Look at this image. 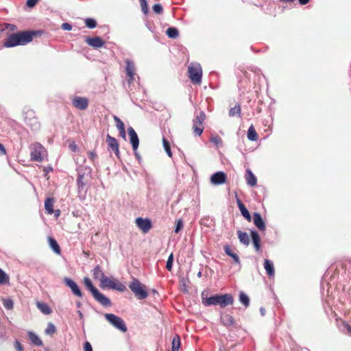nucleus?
I'll return each instance as SVG.
<instances>
[{"instance_id": "obj_1", "label": "nucleus", "mask_w": 351, "mask_h": 351, "mask_svg": "<svg viewBox=\"0 0 351 351\" xmlns=\"http://www.w3.org/2000/svg\"><path fill=\"white\" fill-rule=\"evenodd\" d=\"M91 168L88 166H80L77 169V186L78 197L84 200L86 197L91 181Z\"/></svg>"}, {"instance_id": "obj_2", "label": "nucleus", "mask_w": 351, "mask_h": 351, "mask_svg": "<svg viewBox=\"0 0 351 351\" xmlns=\"http://www.w3.org/2000/svg\"><path fill=\"white\" fill-rule=\"evenodd\" d=\"M35 32H19L12 34L6 38L3 43L5 47H14L18 45H25L30 43Z\"/></svg>"}, {"instance_id": "obj_3", "label": "nucleus", "mask_w": 351, "mask_h": 351, "mask_svg": "<svg viewBox=\"0 0 351 351\" xmlns=\"http://www.w3.org/2000/svg\"><path fill=\"white\" fill-rule=\"evenodd\" d=\"M84 284L86 289L91 293L94 299L101 305L105 307L112 306L110 300L99 292V291L93 285L90 279L88 277L84 278Z\"/></svg>"}, {"instance_id": "obj_4", "label": "nucleus", "mask_w": 351, "mask_h": 351, "mask_svg": "<svg viewBox=\"0 0 351 351\" xmlns=\"http://www.w3.org/2000/svg\"><path fill=\"white\" fill-rule=\"evenodd\" d=\"M129 288L138 300L145 299L148 296L145 286L136 278L132 279Z\"/></svg>"}, {"instance_id": "obj_5", "label": "nucleus", "mask_w": 351, "mask_h": 351, "mask_svg": "<svg viewBox=\"0 0 351 351\" xmlns=\"http://www.w3.org/2000/svg\"><path fill=\"white\" fill-rule=\"evenodd\" d=\"M100 287L102 289L108 288L120 292H123L126 289L125 286L123 283L113 277L108 278L105 276L100 282Z\"/></svg>"}, {"instance_id": "obj_6", "label": "nucleus", "mask_w": 351, "mask_h": 351, "mask_svg": "<svg viewBox=\"0 0 351 351\" xmlns=\"http://www.w3.org/2000/svg\"><path fill=\"white\" fill-rule=\"evenodd\" d=\"M189 77L193 84H200L202 82V70L201 65L192 62L188 67Z\"/></svg>"}, {"instance_id": "obj_7", "label": "nucleus", "mask_w": 351, "mask_h": 351, "mask_svg": "<svg viewBox=\"0 0 351 351\" xmlns=\"http://www.w3.org/2000/svg\"><path fill=\"white\" fill-rule=\"evenodd\" d=\"M30 149L32 160L37 162H41L43 160L46 149L40 143H34L32 144Z\"/></svg>"}, {"instance_id": "obj_8", "label": "nucleus", "mask_w": 351, "mask_h": 351, "mask_svg": "<svg viewBox=\"0 0 351 351\" xmlns=\"http://www.w3.org/2000/svg\"><path fill=\"white\" fill-rule=\"evenodd\" d=\"M104 317L106 319L117 329L123 332L127 331L128 328L125 324V322L120 317L112 313H106L104 315Z\"/></svg>"}, {"instance_id": "obj_9", "label": "nucleus", "mask_w": 351, "mask_h": 351, "mask_svg": "<svg viewBox=\"0 0 351 351\" xmlns=\"http://www.w3.org/2000/svg\"><path fill=\"white\" fill-rule=\"evenodd\" d=\"M205 114L203 111L197 112L193 120V130L196 136H201L204 131L203 123L205 120Z\"/></svg>"}, {"instance_id": "obj_10", "label": "nucleus", "mask_w": 351, "mask_h": 351, "mask_svg": "<svg viewBox=\"0 0 351 351\" xmlns=\"http://www.w3.org/2000/svg\"><path fill=\"white\" fill-rule=\"evenodd\" d=\"M24 119L25 123L29 125L33 130H37L40 127V124L37 118L35 117V112L32 110H28L25 112Z\"/></svg>"}, {"instance_id": "obj_11", "label": "nucleus", "mask_w": 351, "mask_h": 351, "mask_svg": "<svg viewBox=\"0 0 351 351\" xmlns=\"http://www.w3.org/2000/svg\"><path fill=\"white\" fill-rule=\"evenodd\" d=\"M136 224L143 233L148 232L152 227V221L148 218L138 217L136 219Z\"/></svg>"}, {"instance_id": "obj_12", "label": "nucleus", "mask_w": 351, "mask_h": 351, "mask_svg": "<svg viewBox=\"0 0 351 351\" xmlns=\"http://www.w3.org/2000/svg\"><path fill=\"white\" fill-rule=\"evenodd\" d=\"M106 143L108 144V149L109 152H113L116 156L119 157V144L117 139L110 135L108 134L106 136Z\"/></svg>"}, {"instance_id": "obj_13", "label": "nucleus", "mask_w": 351, "mask_h": 351, "mask_svg": "<svg viewBox=\"0 0 351 351\" xmlns=\"http://www.w3.org/2000/svg\"><path fill=\"white\" fill-rule=\"evenodd\" d=\"M64 282L68 287L71 289L73 295L79 298H82L83 296L79 286L74 280L69 278H65L64 279Z\"/></svg>"}, {"instance_id": "obj_14", "label": "nucleus", "mask_w": 351, "mask_h": 351, "mask_svg": "<svg viewBox=\"0 0 351 351\" xmlns=\"http://www.w3.org/2000/svg\"><path fill=\"white\" fill-rule=\"evenodd\" d=\"M125 62L126 64L125 71L128 77V82L130 84L134 80V75L136 71L135 65L134 62L129 59H126L125 60Z\"/></svg>"}, {"instance_id": "obj_15", "label": "nucleus", "mask_w": 351, "mask_h": 351, "mask_svg": "<svg viewBox=\"0 0 351 351\" xmlns=\"http://www.w3.org/2000/svg\"><path fill=\"white\" fill-rule=\"evenodd\" d=\"M130 142L134 151H136L139 145V139L138 135L132 127L128 128Z\"/></svg>"}, {"instance_id": "obj_16", "label": "nucleus", "mask_w": 351, "mask_h": 351, "mask_svg": "<svg viewBox=\"0 0 351 351\" xmlns=\"http://www.w3.org/2000/svg\"><path fill=\"white\" fill-rule=\"evenodd\" d=\"M85 42L89 46H90L93 48H95V49L101 48L105 44L104 41H103L102 39L99 36H95V37L88 36L86 38Z\"/></svg>"}, {"instance_id": "obj_17", "label": "nucleus", "mask_w": 351, "mask_h": 351, "mask_svg": "<svg viewBox=\"0 0 351 351\" xmlns=\"http://www.w3.org/2000/svg\"><path fill=\"white\" fill-rule=\"evenodd\" d=\"M226 181V175L223 171H217L210 177V182L213 184L219 185L225 183Z\"/></svg>"}, {"instance_id": "obj_18", "label": "nucleus", "mask_w": 351, "mask_h": 351, "mask_svg": "<svg viewBox=\"0 0 351 351\" xmlns=\"http://www.w3.org/2000/svg\"><path fill=\"white\" fill-rule=\"evenodd\" d=\"M233 302V296L230 293H226L223 295H219L218 305H219L222 308L232 304Z\"/></svg>"}, {"instance_id": "obj_19", "label": "nucleus", "mask_w": 351, "mask_h": 351, "mask_svg": "<svg viewBox=\"0 0 351 351\" xmlns=\"http://www.w3.org/2000/svg\"><path fill=\"white\" fill-rule=\"evenodd\" d=\"M72 104L77 109L85 110L88 107V101L86 97H75L72 100Z\"/></svg>"}, {"instance_id": "obj_20", "label": "nucleus", "mask_w": 351, "mask_h": 351, "mask_svg": "<svg viewBox=\"0 0 351 351\" xmlns=\"http://www.w3.org/2000/svg\"><path fill=\"white\" fill-rule=\"evenodd\" d=\"M254 223L260 230H265V223L258 213H254L253 215Z\"/></svg>"}, {"instance_id": "obj_21", "label": "nucleus", "mask_w": 351, "mask_h": 351, "mask_svg": "<svg viewBox=\"0 0 351 351\" xmlns=\"http://www.w3.org/2000/svg\"><path fill=\"white\" fill-rule=\"evenodd\" d=\"M219 295H215L210 297L206 298L205 299H202V304L205 306H210L212 305H218L219 302Z\"/></svg>"}, {"instance_id": "obj_22", "label": "nucleus", "mask_w": 351, "mask_h": 351, "mask_svg": "<svg viewBox=\"0 0 351 351\" xmlns=\"http://www.w3.org/2000/svg\"><path fill=\"white\" fill-rule=\"evenodd\" d=\"M245 179L247 184L250 186H254L256 185L257 179L254 174L252 172L250 169L246 170Z\"/></svg>"}, {"instance_id": "obj_23", "label": "nucleus", "mask_w": 351, "mask_h": 351, "mask_svg": "<svg viewBox=\"0 0 351 351\" xmlns=\"http://www.w3.org/2000/svg\"><path fill=\"white\" fill-rule=\"evenodd\" d=\"M251 237L256 251L259 252L261 250V238L258 233L255 230H252L251 232Z\"/></svg>"}, {"instance_id": "obj_24", "label": "nucleus", "mask_w": 351, "mask_h": 351, "mask_svg": "<svg viewBox=\"0 0 351 351\" xmlns=\"http://www.w3.org/2000/svg\"><path fill=\"white\" fill-rule=\"evenodd\" d=\"M264 268L269 277H274L275 274L274 266L273 262L269 259H265L264 262Z\"/></svg>"}, {"instance_id": "obj_25", "label": "nucleus", "mask_w": 351, "mask_h": 351, "mask_svg": "<svg viewBox=\"0 0 351 351\" xmlns=\"http://www.w3.org/2000/svg\"><path fill=\"white\" fill-rule=\"evenodd\" d=\"M92 274L93 278L95 280H98L99 282H101L106 276L99 265H97L96 267H95V268L92 271Z\"/></svg>"}, {"instance_id": "obj_26", "label": "nucleus", "mask_w": 351, "mask_h": 351, "mask_svg": "<svg viewBox=\"0 0 351 351\" xmlns=\"http://www.w3.org/2000/svg\"><path fill=\"white\" fill-rule=\"evenodd\" d=\"M221 322L226 326H232L235 324L234 317L228 314L221 317Z\"/></svg>"}, {"instance_id": "obj_27", "label": "nucleus", "mask_w": 351, "mask_h": 351, "mask_svg": "<svg viewBox=\"0 0 351 351\" xmlns=\"http://www.w3.org/2000/svg\"><path fill=\"white\" fill-rule=\"evenodd\" d=\"M37 308L44 314V315H49L51 313L52 311L49 306L45 302H36V303Z\"/></svg>"}, {"instance_id": "obj_28", "label": "nucleus", "mask_w": 351, "mask_h": 351, "mask_svg": "<svg viewBox=\"0 0 351 351\" xmlns=\"http://www.w3.org/2000/svg\"><path fill=\"white\" fill-rule=\"evenodd\" d=\"M27 335L29 340L34 345L37 346H43V341L34 332L29 331L28 332Z\"/></svg>"}, {"instance_id": "obj_29", "label": "nucleus", "mask_w": 351, "mask_h": 351, "mask_svg": "<svg viewBox=\"0 0 351 351\" xmlns=\"http://www.w3.org/2000/svg\"><path fill=\"white\" fill-rule=\"evenodd\" d=\"M237 235L241 243H243L245 245H249L250 239L248 234L246 232H243L241 230H238Z\"/></svg>"}, {"instance_id": "obj_30", "label": "nucleus", "mask_w": 351, "mask_h": 351, "mask_svg": "<svg viewBox=\"0 0 351 351\" xmlns=\"http://www.w3.org/2000/svg\"><path fill=\"white\" fill-rule=\"evenodd\" d=\"M53 198L48 197L45 201V208L48 214L51 215L53 213Z\"/></svg>"}, {"instance_id": "obj_31", "label": "nucleus", "mask_w": 351, "mask_h": 351, "mask_svg": "<svg viewBox=\"0 0 351 351\" xmlns=\"http://www.w3.org/2000/svg\"><path fill=\"white\" fill-rule=\"evenodd\" d=\"M247 136V138L251 141H257L258 134L256 132L254 127L252 125L249 127Z\"/></svg>"}, {"instance_id": "obj_32", "label": "nucleus", "mask_w": 351, "mask_h": 351, "mask_svg": "<svg viewBox=\"0 0 351 351\" xmlns=\"http://www.w3.org/2000/svg\"><path fill=\"white\" fill-rule=\"evenodd\" d=\"M180 344V337L176 335L172 340L171 351H179Z\"/></svg>"}, {"instance_id": "obj_33", "label": "nucleus", "mask_w": 351, "mask_h": 351, "mask_svg": "<svg viewBox=\"0 0 351 351\" xmlns=\"http://www.w3.org/2000/svg\"><path fill=\"white\" fill-rule=\"evenodd\" d=\"M239 302L244 305L245 308L250 305V298L243 291L239 293Z\"/></svg>"}, {"instance_id": "obj_34", "label": "nucleus", "mask_w": 351, "mask_h": 351, "mask_svg": "<svg viewBox=\"0 0 351 351\" xmlns=\"http://www.w3.org/2000/svg\"><path fill=\"white\" fill-rule=\"evenodd\" d=\"M49 245L51 248L53 250V252L58 254H60V247L57 241L51 237L49 238Z\"/></svg>"}, {"instance_id": "obj_35", "label": "nucleus", "mask_w": 351, "mask_h": 351, "mask_svg": "<svg viewBox=\"0 0 351 351\" xmlns=\"http://www.w3.org/2000/svg\"><path fill=\"white\" fill-rule=\"evenodd\" d=\"M166 34L170 38H176L179 35V32L176 27H169L166 31Z\"/></svg>"}, {"instance_id": "obj_36", "label": "nucleus", "mask_w": 351, "mask_h": 351, "mask_svg": "<svg viewBox=\"0 0 351 351\" xmlns=\"http://www.w3.org/2000/svg\"><path fill=\"white\" fill-rule=\"evenodd\" d=\"M56 331V326L51 322L48 323L47 328L45 329V334L49 335H53Z\"/></svg>"}, {"instance_id": "obj_37", "label": "nucleus", "mask_w": 351, "mask_h": 351, "mask_svg": "<svg viewBox=\"0 0 351 351\" xmlns=\"http://www.w3.org/2000/svg\"><path fill=\"white\" fill-rule=\"evenodd\" d=\"M84 23L86 27H88L90 29H93L97 26L96 21L92 18H86L84 20Z\"/></svg>"}, {"instance_id": "obj_38", "label": "nucleus", "mask_w": 351, "mask_h": 351, "mask_svg": "<svg viewBox=\"0 0 351 351\" xmlns=\"http://www.w3.org/2000/svg\"><path fill=\"white\" fill-rule=\"evenodd\" d=\"M8 282V276L1 269H0V285H5Z\"/></svg>"}, {"instance_id": "obj_39", "label": "nucleus", "mask_w": 351, "mask_h": 351, "mask_svg": "<svg viewBox=\"0 0 351 351\" xmlns=\"http://www.w3.org/2000/svg\"><path fill=\"white\" fill-rule=\"evenodd\" d=\"M240 114H241V107L239 104L236 105L233 108H231L229 111V115L230 117H234L237 114L240 115Z\"/></svg>"}, {"instance_id": "obj_40", "label": "nucleus", "mask_w": 351, "mask_h": 351, "mask_svg": "<svg viewBox=\"0 0 351 351\" xmlns=\"http://www.w3.org/2000/svg\"><path fill=\"white\" fill-rule=\"evenodd\" d=\"M162 143H163V147H164L165 152H167V154H168L169 156L171 157L172 153L171 151L170 145H169V141L165 138H163Z\"/></svg>"}, {"instance_id": "obj_41", "label": "nucleus", "mask_w": 351, "mask_h": 351, "mask_svg": "<svg viewBox=\"0 0 351 351\" xmlns=\"http://www.w3.org/2000/svg\"><path fill=\"white\" fill-rule=\"evenodd\" d=\"M210 141L214 143L216 146H219L222 145V139L218 135L211 136L210 138Z\"/></svg>"}, {"instance_id": "obj_42", "label": "nucleus", "mask_w": 351, "mask_h": 351, "mask_svg": "<svg viewBox=\"0 0 351 351\" xmlns=\"http://www.w3.org/2000/svg\"><path fill=\"white\" fill-rule=\"evenodd\" d=\"M239 210L241 211V215L249 221H251L252 218H251V215L249 213V211L247 210V209L246 208V207L244 206L243 207H242L241 208L239 209Z\"/></svg>"}, {"instance_id": "obj_43", "label": "nucleus", "mask_w": 351, "mask_h": 351, "mask_svg": "<svg viewBox=\"0 0 351 351\" xmlns=\"http://www.w3.org/2000/svg\"><path fill=\"white\" fill-rule=\"evenodd\" d=\"M114 120L116 123V126L118 129V130H121L123 129H125V125L123 122L117 116H114Z\"/></svg>"}, {"instance_id": "obj_44", "label": "nucleus", "mask_w": 351, "mask_h": 351, "mask_svg": "<svg viewBox=\"0 0 351 351\" xmlns=\"http://www.w3.org/2000/svg\"><path fill=\"white\" fill-rule=\"evenodd\" d=\"M173 254L171 253L167 259V263H166V268L168 271H171L172 267H173Z\"/></svg>"}, {"instance_id": "obj_45", "label": "nucleus", "mask_w": 351, "mask_h": 351, "mask_svg": "<svg viewBox=\"0 0 351 351\" xmlns=\"http://www.w3.org/2000/svg\"><path fill=\"white\" fill-rule=\"evenodd\" d=\"M3 306L8 310H11L13 308L14 304L13 301L11 299H5L3 300Z\"/></svg>"}, {"instance_id": "obj_46", "label": "nucleus", "mask_w": 351, "mask_h": 351, "mask_svg": "<svg viewBox=\"0 0 351 351\" xmlns=\"http://www.w3.org/2000/svg\"><path fill=\"white\" fill-rule=\"evenodd\" d=\"M142 12L147 14L148 12V5L146 0H139Z\"/></svg>"}, {"instance_id": "obj_47", "label": "nucleus", "mask_w": 351, "mask_h": 351, "mask_svg": "<svg viewBox=\"0 0 351 351\" xmlns=\"http://www.w3.org/2000/svg\"><path fill=\"white\" fill-rule=\"evenodd\" d=\"M153 10L155 13L160 14L162 13L163 9L160 3H156L154 5Z\"/></svg>"}, {"instance_id": "obj_48", "label": "nucleus", "mask_w": 351, "mask_h": 351, "mask_svg": "<svg viewBox=\"0 0 351 351\" xmlns=\"http://www.w3.org/2000/svg\"><path fill=\"white\" fill-rule=\"evenodd\" d=\"M182 228L183 222L181 219H178L176 223V228L174 230L175 233H178Z\"/></svg>"}, {"instance_id": "obj_49", "label": "nucleus", "mask_w": 351, "mask_h": 351, "mask_svg": "<svg viewBox=\"0 0 351 351\" xmlns=\"http://www.w3.org/2000/svg\"><path fill=\"white\" fill-rule=\"evenodd\" d=\"M229 256L233 258V261L236 264L241 265L240 258L237 253L230 254Z\"/></svg>"}, {"instance_id": "obj_50", "label": "nucleus", "mask_w": 351, "mask_h": 351, "mask_svg": "<svg viewBox=\"0 0 351 351\" xmlns=\"http://www.w3.org/2000/svg\"><path fill=\"white\" fill-rule=\"evenodd\" d=\"M62 29L66 31H70L72 29V25L69 23H64L62 24Z\"/></svg>"}, {"instance_id": "obj_51", "label": "nucleus", "mask_w": 351, "mask_h": 351, "mask_svg": "<svg viewBox=\"0 0 351 351\" xmlns=\"http://www.w3.org/2000/svg\"><path fill=\"white\" fill-rule=\"evenodd\" d=\"M223 249L226 254H227L228 256H230V254L234 253V252H232L230 246L228 245H226Z\"/></svg>"}, {"instance_id": "obj_52", "label": "nucleus", "mask_w": 351, "mask_h": 351, "mask_svg": "<svg viewBox=\"0 0 351 351\" xmlns=\"http://www.w3.org/2000/svg\"><path fill=\"white\" fill-rule=\"evenodd\" d=\"M84 351H93L91 344L89 342L86 341L84 345Z\"/></svg>"}, {"instance_id": "obj_53", "label": "nucleus", "mask_w": 351, "mask_h": 351, "mask_svg": "<svg viewBox=\"0 0 351 351\" xmlns=\"http://www.w3.org/2000/svg\"><path fill=\"white\" fill-rule=\"evenodd\" d=\"M38 0H27V5L29 8L34 7L37 3Z\"/></svg>"}, {"instance_id": "obj_54", "label": "nucleus", "mask_w": 351, "mask_h": 351, "mask_svg": "<svg viewBox=\"0 0 351 351\" xmlns=\"http://www.w3.org/2000/svg\"><path fill=\"white\" fill-rule=\"evenodd\" d=\"M88 158L93 162L95 161V159L97 158V156L95 152H88Z\"/></svg>"}, {"instance_id": "obj_55", "label": "nucleus", "mask_w": 351, "mask_h": 351, "mask_svg": "<svg viewBox=\"0 0 351 351\" xmlns=\"http://www.w3.org/2000/svg\"><path fill=\"white\" fill-rule=\"evenodd\" d=\"M69 148L72 152H76L77 147L76 144L74 142H73L69 144Z\"/></svg>"}, {"instance_id": "obj_56", "label": "nucleus", "mask_w": 351, "mask_h": 351, "mask_svg": "<svg viewBox=\"0 0 351 351\" xmlns=\"http://www.w3.org/2000/svg\"><path fill=\"white\" fill-rule=\"evenodd\" d=\"M16 349L17 351H23V347L18 341H16Z\"/></svg>"}, {"instance_id": "obj_57", "label": "nucleus", "mask_w": 351, "mask_h": 351, "mask_svg": "<svg viewBox=\"0 0 351 351\" xmlns=\"http://www.w3.org/2000/svg\"><path fill=\"white\" fill-rule=\"evenodd\" d=\"M5 153L6 151L4 146L1 143H0V155L5 154Z\"/></svg>"}, {"instance_id": "obj_58", "label": "nucleus", "mask_w": 351, "mask_h": 351, "mask_svg": "<svg viewBox=\"0 0 351 351\" xmlns=\"http://www.w3.org/2000/svg\"><path fill=\"white\" fill-rule=\"evenodd\" d=\"M237 204L239 209L245 206L241 202V200L239 198L237 199Z\"/></svg>"}, {"instance_id": "obj_59", "label": "nucleus", "mask_w": 351, "mask_h": 351, "mask_svg": "<svg viewBox=\"0 0 351 351\" xmlns=\"http://www.w3.org/2000/svg\"><path fill=\"white\" fill-rule=\"evenodd\" d=\"M119 132L120 136L122 138H125V129L121 130Z\"/></svg>"}, {"instance_id": "obj_60", "label": "nucleus", "mask_w": 351, "mask_h": 351, "mask_svg": "<svg viewBox=\"0 0 351 351\" xmlns=\"http://www.w3.org/2000/svg\"><path fill=\"white\" fill-rule=\"evenodd\" d=\"M134 156H135V157L136 158V159H137L138 161H140V160H141V158L140 154L138 153L137 150H136V151H134Z\"/></svg>"}, {"instance_id": "obj_61", "label": "nucleus", "mask_w": 351, "mask_h": 351, "mask_svg": "<svg viewBox=\"0 0 351 351\" xmlns=\"http://www.w3.org/2000/svg\"><path fill=\"white\" fill-rule=\"evenodd\" d=\"M260 313L262 316H264L265 315V309L263 307L260 308Z\"/></svg>"}, {"instance_id": "obj_62", "label": "nucleus", "mask_w": 351, "mask_h": 351, "mask_svg": "<svg viewBox=\"0 0 351 351\" xmlns=\"http://www.w3.org/2000/svg\"><path fill=\"white\" fill-rule=\"evenodd\" d=\"M310 0H299L301 5H306L309 2Z\"/></svg>"}, {"instance_id": "obj_63", "label": "nucleus", "mask_w": 351, "mask_h": 351, "mask_svg": "<svg viewBox=\"0 0 351 351\" xmlns=\"http://www.w3.org/2000/svg\"><path fill=\"white\" fill-rule=\"evenodd\" d=\"M45 171L47 173H48V172H49V171H52V167H47V168H45Z\"/></svg>"}, {"instance_id": "obj_64", "label": "nucleus", "mask_w": 351, "mask_h": 351, "mask_svg": "<svg viewBox=\"0 0 351 351\" xmlns=\"http://www.w3.org/2000/svg\"><path fill=\"white\" fill-rule=\"evenodd\" d=\"M346 328H347V330L349 333H351V326H349V325H346Z\"/></svg>"}]
</instances>
